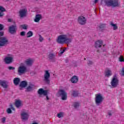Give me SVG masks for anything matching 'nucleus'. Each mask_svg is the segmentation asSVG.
Masks as SVG:
<instances>
[{
  "label": "nucleus",
  "mask_w": 124,
  "mask_h": 124,
  "mask_svg": "<svg viewBox=\"0 0 124 124\" xmlns=\"http://www.w3.org/2000/svg\"><path fill=\"white\" fill-rule=\"evenodd\" d=\"M71 39L68 38L66 34L60 35L57 39V42L59 44H69L71 43Z\"/></svg>",
  "instance_id": "nucleus-1"
},
{
  "label": "nucleus",
  "mask_w": 124,
  "mask_h": 124,
  "mask_svg": "<svg viewBox=\"0 0 124 124\" xmlns=\"http://www.w3.org/2000/svg\"><path fill=\"white\" fill-rule=\"evenodd\" d=\"M4 62L6 64H10L14 62V58L12 54H7L4 59Z\"/></svg>",
  "instance_id": "nucleus-2"
},
{
  "label": "nucleus",
  "mask_w": 124,
  "mask_h": 124,
  "mask_svg": "<svg viewBox=\"0 0 124 124\" xmlns=\"http://www.w3.org/2000/svg\"><path fill=\"white\" fill-rule=\"evenodd\" d=\"M51 75H50V73H49V71L46 70L45 72V74L44 76V81L47 84V85H49L50 84V77Z\"/></svg>",
  "instance_id": "nucleus-3"
},
{
  "label": "nucleus",
  "mask_w": 124,
  "mask_h": 124,
  "mask_svg": "<svg viewBox=\"0 0 124 124\" xmlns=\"http://www.w3.org/2000/svg\"><path fill=\"white\" fill-rule=\"evenodd\" d=\"M111 87L112 88H117L119 84V79L117 78V76L114 75L110 82Z\"/></svg>",
  "instance_id": "nucleus-4"
},
{
  "label": "nucleus",
  "mask_w": 124,
  "mask_h": 124,
  "mask_svg": "<svg viewBox=\"0 0 124 124\" xmlns=\"http://www.w3.org/2000/svg\"><path fill=\"white\" fill-rule=\"evenodd\" d=\"M59 95L61 97L62 100H66L67 99V93L63 90H60L58 92Z\"/></svg>",
  "instance_id": "nucleus-5"
},
{
  "label": "nucleus",
  "mask_w": 124,
  "mask_h": 124,
  "mask_svg": "<svg viewBox=\"0 0 124 124\" xmlns=\"http://www.w3.org/2000/svg\"><path fill=\"white\" fill-rule=\"evenodd\" d=\"M20 116L21 119L23 122H26V121H28L29 117H30L29 113L26 111H22L20 114Z\"/></svg>",
  "instance_id": "nucleus-6"
},
{
  "label": "nucleus",
  "mask_w": 124,
  "mask_h": 124,
  "mask_svg": "<svg viewBox=\"0 0 124 124\" xmlns=\"http://www.w3.org/2000/svg\"><path fill=\"white\" fill-rule=\"evenodd\" d=\"M9 40L7 38L4 37L0 38V47H3L6 46L8 44Z\"/></svg>",
  "instance_id": "nucleus-7"
},
{
  "label": "nucleus",
  "mask_w": 124,
  "mask_h": 124,
  "mask_svg": "<svg viewBox=\"0 0 124 124\" xmlns=\"http://www.w3.org/2000/svg\"><path fill=\"white\" fill-rule=\"evenodd\" d=\"M95 101L96 105H99V104L103 101V97L101 95V94H96Z\"/></svg>",
  "instance_id": "nucleus-8"
},
{
  "label": "nucleus",
  "mask_w": 124,
  "mask_h": 124,
  "mask_svg": "<svg viewBox=\"0 0 124 124\" xmlns=\"http://www.w3.org/2000/svg\"><path fill=\"white\" fill-rule=\"evenodd\" d=\"M16 30H17V25H16V24L12 25L9 28V31L10 33H11L12 34H13L14 33H16Z\"/></svg>",
  "instance_id": "nucleus-9"
},
{
  "label": "nucleus",
  "mask_w": 124,
  "mask_h": 124,
  "mask_svg": "<svg viewBox=\"0 0 124 124\" xmlns=\"http://www.w3.org/2000/svg\"><path fill=\"white\" fill-rule=\"evenodd\" d=\"M28 13V10L27 9H21L19 11V16L20 18H24L27 16V13Z\"/></svg>",
  "instance_id": "nucleus-10"
},
{
  "label": "nucleus",
  "mask_w": 124,
  "mask_h": 124,
  "mask_svg": "<svg viewBox=\"0 0 124 124\" xmlns=\"http://www.w3.org/2000/svg\"><path fill=\"white\" fill-rule=\"evenodd\" d=\"M78 22L80 25H85L87 22L86 17L81 16L78 17Z\"/></svg>",
  "instance_id": "nucleus-11"
},
{
  "label": "nucleus",
  "mask_w": 124,
  "mask_h": 124,
  "mask_svg": "<svg viewBox=\"0 0 124 124\" xmlns=\"http://www.w3.org/2000/svg\"><path fill=\"white\" fill-rule=\"evenodd\" d=\"M27 71V68L25 66H20L18 67V72L19 74H24Z\"/></svg>",
  "instance_id": "nucleus-12"
},
{
  "label": "nucleus",
  "mask_w": 124,
  "mask_h": 124,
  "mask_svg": "<svg viewBox=\"0 0 124 124\" xmlns=\"http://www.w3.org/2000/svg\"><path fill=\"white\" fill-rule=\"evenodd\" d=\"M38 93L40 95L42 94H43V95H47V94H48V91L47 90H44L42 88H40L38 91Z\"/></svg>",
  "instance_id": "nucleus-13"
},
{
  "label": "nucleus",
  "mask_w": 124,
  "mask_h": 124,
  "mask_svg": "<svg viewBox=\"0 0 124 124\" xmlns=\"http://www.w3.org/2000/svg\"><path fill=\"white\" fill-rule=\"evenodd\" d=\"M103 44V41L101 40H97L95 42V48H100L102 46Z\"/></svg>",
  "instance_id": "nucleus-14"
},
{
  "label": "nucleus",
  "mask_w": 124,
  "mask_h": 124,
  "mask_svg": "<svg viewBox=\"0 0 124 124\" xmlns=\"http://www.w3.org/2000/svg\"><path fill=\"white\" fill-rule=\"evenodd\" d=\"M27 86H28V82L25 80L22 81L19 85V87L20 88V90L22 91V90H23V88H26Z\"/></svg>",
  "instance_id": "nucleus-15"
},
{
  "label": "nucleus",
  "mask_w": 124,
  "mask_h": 124,
  "mask_svg": "<svg viewBox=\"0 0 124 124\" xmlns=\"http://www.w3.org/2000/svg\"><path fill=\"white\" fill-rule=\"evenodd\" d=\"M70 81L73 84H76L79 81V79L77 76H74L71 78Z\"/></svg>",
  "instance_id": "nucleus-16"
},
{
  "label": "nucleus",
  "mask_w": 124,
  "mask_h": 124,
  "mask_svg": "<svg viewBox=\"0 0 124 124\" xmlns=\"http://www.w3.org/2000/svg\"><path fill=\"white\" fill-rule=\"evenodd\" d=\"M15 104L16 108H20V107H22V106H23L21 100H16Z\"/></svg>",
  "instance_id": "nucleus-17"
},
{
  "label": "nucleus",
  "mask_w": 124,
  "mask_h": 124,
  "mask_svg": "<svg viewBox=\"0 0 124 124\" xmlns=\"http://www.w3.org/2000/svg\"><path fill=\"white\" fill-rule=\"evenodd\" d=\"M42 18V15H39V14L36 15L35 16V17L34 21L35 23H38V22L40 21V19Z\"/></svg>",
  "instance_id": "nucleus-18"
},
{
  "label": "nucleus",
  "mask_w": 124,
  "mask_h": 124,
  "mask_svg": "<svg viewBox=\"0 0 124 124\" xmlns=\"http://www.w3.org/2000/svg\"><path fill=\"white\" fill-rule=\"evenodd\" d=\"M33 88H34V85L32 84H30L29 86L26 88V92H31V91L33 90Z\"/></svg>",
  "instance_id": "nucleus-19"
},
{
  "label": "nucleus",
  "mask_w": 124,
  "mask_h": 124,
  "mask_svg": "<svg viewBox=\"0 0 124 124\" xmlns=\"http://www.w3.org/2000/svg\"><path fill=\"white\" fill-rule=\"evenodd\" d=\"M0 85L4 89H7L8 86L5 80H0Z\"/></svg>",
  "instance_id": "nucleus-20"
},
{
  "label": "nucleus",
  "mask_w": 124,
  "mask_h": 124,
  "mask_svg": "<svg viewBox=\"0 0 124 124\" xmlns=\"http://www.w3.org/2000/svg\"><path fill=\"white\" fill-rule=\"evenodd\" d=\"M56 57V55H55V54L49 53L48 54V59L52 61V62H55V58Z\"/></svg>",
  "instance_id": "nucleus-21"
},
{
  "label": "nucleus",
  "mask_w": 124,
  "mask_h": 124,
  "mask_svg": "<svg viewBox=\"0 0 124 124\" xmlns=\"http://www.w3.org/2000/svg\"><path fill=\"white\" fill-rule=\"evenodd\" d=\"M25 63H26L27 65L31 66V65H32V63H33V60L31 58H29L25 61Z\"/></svg>",
  "instance_id": "nucleus-22"
},
{
  "label": "nucleus",
  "mask_w": 124,
  "mask_h": 124,
  "mask_svg": "<svg viewBox=\"0 0 124 124\" xmlns=\"http://www.w3.org/2000/svg\"><path fill=\"white\" fill-rule=\"evenodd\" d=\"M105 75L106 77H110L112 75V71L110 70H107L105 72Z\"/></svg>",
  "instance_id": "nucleus-23"
},
{
  "label": "nucleus",
  "mask_w": 124,
  "mask_h": 124,
  "mask_svg": "<svg viewBox=\"0 0 124 124\" xmlns=\"http://www.w3.org/2000/svg\"><path fill=\"white\" fill-rule=\"evenodd\" d=\"M20 79L19 78H16L14 79V84L16 86L19 85V83H20Z\"/></svg>",
  "instance_id": "nucleus-24"
},
{
  "label": "nucleus",
  "mask_w": 124,
  "mask_h": 124,
  "mask_svg": "<svg viewBox=\"0 0 124 124\" xmlns=\"http://www.w3.org/2000/svg\"><path fill=\"white\" fill-rule=\"evenodd\" d=\"M71 95L73 97H77V96H79V93H78V91L73 90L72 92V94Z\"/></svg>",
  "instance_id": "nucleus-25"
},
{
  "label": "nucleus",
  "mask_w": 124,
  "mask_h": 124,
  "mask_svg": "<svg viewBox=\"0 0 124 124\" xmlns=\"http://www.w3.org/2000/svg\"><path fill=\"white\" fill-rule=\"evenodd\" d=\"M119 1L118 0H112V6L113 7H116V6H119Z\"/></svg>",
  "instance_id": "nucleus-26"
},
{
  "label": "nucleus",
  "mask_w": 124,
  "mask_h": 124,
  "mask_svg": "<svg viewBox=\"0 0 124 124\" xmlns=\"http://www.w3.org/2000/svg\"><path fill=\"white\" fill-rule=\"evenodd\" d=\"M110 25L111 27H113V31H116L118 30V26H117L116 24H113V22H110Z\"/></svg>",
  "instance_id": "nucleus-27"
},
{
  "label": "nucleus",
  "mask_w": 124,
  "mask_h": 124,
  "mask_svg": "<svg viewBox=\"0 0 124 124\" xmlns=\"http://www.w3.org/2000/svg\"><path fill=\"white\" fill-rule=\"evenodd\" d=\"M107 6H112L113 0L105 1Z\"/></svg>",
  "instance_id": "nucleus-28"
},
{
  "label": "nucleus",
  "mask_w": 124,
  "mask_h": 124,
  "mask_svg": "<svg viewBox=\"0 0 124 124\" xmlns=\"http://www.w3.org/2000/svg\"><path fill=\"white\" fill-rule=\"evenodd\" d=\"M33 35V33H32V31H29L27 32V37H31V36Z\"/></svg>",
  "instance_id": "nucleus-29"
},
{
  "label": "nucleus",
  "mask_w": 124,
  "mask_h": 124,
  "mask_svg": "<svg viewBox=\"0 0 124 124\" xmlns=\"http://www.w3.org/2000/svg\"><path fill=\"white\" fill-rule=\"evenodd\" d=\"M20 27L23 29V30H28V25L26 24L21 25Z\"/></svg>",
  "instance_id": "nucleus-30"
},
{
  "label": "nucleus",
  "mask_w": 124,
  "mask_h": 124,
  "mask_svg": "<svg viewBox=\"0 0 124 124\" xmlns=\"http://www.w3.org/2000/svg\"><path fill=\"white\" fill-rule=\"evenodd\" d=\"M73 105L75 108H78L79 106H80V104L78 102H76V103H74Z\"/></svg>",
  "instance_id": "nucleus-31"
},
{
  "label": "nucleus",
  "mask_w": 124,
  "mask_h": 124,
  "mask_svg": "<svg viewBox=\"0 0 124 124\" xmlns=\"http://www.w3.org/2000/svg\"><path fill=\"white\" fill-rule=\"evenodd\" d=\"M6 10L2 6H0V12H5Z\"/></svg>",
  "instance_id": "nucleus-32"
},
{
  "label": "nucleus",
  "mask_w": 124,
  "mask_h": 124,
  "mask_svg": "<svg viewBox=\"0 0 124 124\" xmlns=\"http://www.w3.org/2000/svg\"><path fill=\"white\" fill-rule=\"evenodd\" d=\"M100 29L101 31H103V28H105V24H101L99 26Z\"/></svg>",
  "instance_id": "nucleus-33"
},
{
  "label": "nucleus",
  "mask_w": 124,
  "mask_h": 124,
  "mask_svg": "<svg viewBox=\"0 0 124 124\" xmlns=\"http://www.w3.org/2000/svg\"><path fill=\"white\" fill-rule=\"evenodd\" d=\"M39 41H40V42H42V41H43V40H44V38H43V37H42V36H41V35H39Z\"/></svg>",
  "instance_id": "nucleus-34"
},
{
  "label": "nucleus",
  "mask_w": 124,
  "mask_h": 124,
  "mask_svg": "<svg viewBox=\"0 0 124 124\" xmlns=\"http://www.w3.org/2000/svg\"><path fill=\"white\" fill-rule=\"evenodd\" d=\"M119 62H124V58L123 56H120V57H119Z\"/></svg>",
  "instance_id": "nucleus-35"
},
{
  "label": "nucleus",
  "mask_w": 124,
  "mask_h": 124,
  "mask_svg": "<svg viewBox=\"0 0 124 124\" xmlns=\"http://www.w3.org/2000/svg\"><path fill=\"white\" fill-rule=\"evenodd\" d=\"M7 111V113L8 114H11V113H12V110H11V108H7V109L6 110Z\"/></svg>",
  "instance_id": "nucleus-36"
},
{
  "label": "nucleus",
  "mask_w": 124,
  "mask_h": 124,
  "mask_svg": "<svg viewBox=\"0 0 124 124\" xmlns=\"http://www.w3.org/2000/svg\"><path fill=\"white\" fill-rule=\"evenodd\" d=\"M57 117H58L59 118L62 117H63L62 113V112H60V113H58L57 114Z\"/></svg>",
  "instance_id": "nucleus-37"
},
{
  "label": "nucleus",
  "mask_w": 124,
  "mask_h": 124,
  "mask_svg": "<svg viewBox=\"0 0 124 124\" xmlns=\"http://www.w3.org/2000/svg\"><path fill=\"white\" fill-rule=\"evenodd\" d=\"M65 50H66V48L61 49L60 50V54H63L64 53V52H65Z\"/></svg>",
  "instance_id": "nucleus-38"
},
{
  "label": "nucleus",
  "mask_w": 124,
  "mask_h": 124,
  "mask_svg": "<svg viewBox=\"0 0 124 124\" xmlns=\"http://www.w3.org/2000/svg\"><path fill=\"white\" fill-rule=\"evenodd\" d=\"M5 121H6V118L5 117L1 118V122L2 124H4V123H5Z\"/></svg>",
  "instance_id": "nucleus-39"
},
{
  "label": "nucleus",
  "mask_w": 124,
  "mask_h": 124,
  "mask_svg": "<svg viewBox=\"0 0 124 124\" xmlns=\"http://www.w3.org/2000/svg\"><path fill=\"white\" fill-rule=\"evenodd\" d=\"M26 34V32L23 31L20 32V35L21 36H25V35Z\"/></svg>",
  "instance_id": "nucleus-40"
},
{
  "label": "nucleus",
  "mask_w": 124,
  "mask_h": 124,
  "mask_svg": "<svg viewBox=\"0 0 124 124\" xmlns=\"http://www.w3.org/2000/svg\"><path fill=\"white\" fill-rule=\"evenodd\" d=\"M3 25L0 24V31H3Z\"/></svg>",
  "instance_id": "nucleus-41"
},
{
  "label": "nucleus",
  "mask_w": 124,
  "mask_h": 124,
  "mask_svg": "<svg viewBox=\"0 0 124 124\" xmlns=\"http://www.w3.org/2000/svg\"><path fill=\"white\" fill-rule=\"evenodd\" d=\"M8 69H9V70H14V69H15V67L13 66H9L8 67Z\"/></svg>",
  "instance_id": "nucleus-42"
},
{
  "label": "nucleus",
  "mask_w": 124,
  "mask_h": 124,
  "mask_svg": "<svg viewBox=\"0 0 124 124\" xmlns=\"http://www.w3.org/2000/svg\"><path fill=\"white\" fill-rule=\"evenodd\" d=\"M113 114V113L112 112V111H109L108 112V115L109 116L111 117V116H112V114Z\"/></svg>",
  "instance_id": "nucleus-43"
},
{
  "label": "nucleus",
  "mask_w": 124,
  "mask_h": 124,
  "mask_svg": "<svg viewBox=\"0 0 124 124\" xmlns=\"http://www.w3.org/2000/svg\"><path fill=\"white\" fill-rule=\"evenodd\" d=\"M87 64H88V65H92V64H93V62L91 61H88L87 62Z\"/></svg>",
  "instance_id": "nucleus-44"
},
{
  "label": "nucleus",
  "mask_w": 124,
  "mask_h": 124,
  "mask_svg": "<svg viewBox=\"0 0 124 124\" xmlns=\"http://www.w3.org/2000/svg\"><path fill=\"white\" fill-rule=\"evenodd\" d=\"M121 75L122 76H124V68H122V70L121 71Z\"/></svg>",
  "instance_id": "nucleus-45"
},
{
  "label": "nucleus",
  "mask_w": 124,
  "mask_h": 124,
  "mask_svg": "<svg viewBox=\"0 0 124 124\" xmlns=\"http://www.w3.org/2000/svg\"><path fill=\"white\" fill-rule=\"evenodd\" d=\"M11 109H12L13 111H15V108H14V107H13V106L12 105H11Z\"/></svg>",
  "instance_id": "nucleus-46"
},
{
  "label": "nucleus",
  "mask_w": 124,
  "mask_h": 124,
  "mask_svg": "<svg viewBox=\"0 0 124 124\" xmlns=\"http://www.w3.org/2000/svg\"><path fill=\"white\" fill-rule=\"evenodd\" d=\"M3 36V32L1 31L0 32V36Z\"/></svg>",
  "instance_id": "nucleus-47"
},
{
  "label": "nucleus",
  "mask_w": 124,
  "mask_h": 124,
  "mask_svg": "<svg viewBox=\"0 0 124 124\" xmlns=\"http://www.w3.org/2000/svg\"><path fill=\"white\" fill-rule=\"evenodd\" d=\"M45 96L46 97V100H49V97H48V94L45 95Z\"/></svg>",
  "instance_id": "nucleus-48"
},
{
  "label": "nucleus",
  "mask_w": 124,
  "mask_h": 124,
  "mask_svg": "<svg viewBox=\"0 0 124 124\" xmlns=\"http://www.w3.org/2000/svg\"><path fill=\"white\" fill-rule=\"evenodd\" d=\"M94 3H97L98 2V0H94Z\"/></svg>",
  "instance_id": "nucleus-49"
},
{
  "label": "nucleus",
  "mask_w": 124,
  "mask_h": 124,
  "mask_svg": "<svg viewBox=\"0 0 124 124\" xmlns=\"http://www.w3.org/2000/svg\"><path fill=\"white\" fill-rule=\"evenodd\" d=\"M3 16V14L0 13V17H2Z\"/></svg>",
  "instance_id": "nucleus-50"
},
{
  "label": "nucleus",
  "mask_w": 124,
  "mask_h": 124,
  "mask_svg": "<svg viewBox=\"0 0 124 124\" xmlns=\"http://www.w3.org/2000/svg\"><path fill=\"white\" fill-rule=\"evenodd\" d=\"M11 21H12V20H11V19H10V18H9V19H8V22H11Z\"/></svg>",
  "instance_id": "nucleus-51"
},
{
  "label": "nucleus",
  "mask_w": 124,
  "mask_h": 124,
  "mask_svg": "<svg viewBox=\"0 0 124 124\" xmlns=\"http://www.w3.org/2000/svg\"><path fill=\"white\" fill-rule=\"evenodd\" d=\"M48 40H49V41H50L51 40V38H49L48 39Z\"/></svg>",
  "instance_id": "nucleus-52"
},
{
  "label": "nucleus",
  "mask_w": 124,
  "mask_h": 124,
  "mask_svg": "<svg viewBox=\"0 0 124 124\" xmlns=\"http://www.w3.org/2000/svg\"><path fill=\"white\" fill-rule=\"evenodd\" d=\"M97 52L98 53H99V51H98V50H97Z\"/></svg>",
  "instance_id": "nucleus-53"
},
{
  "label": "nucleus",
  "mask_w": 124,
  "mask_h": 124,
  "mask_svg": "<svg viewBox=\"0 0 124 124\" xmlns=\"http://www.w3.org/2000/svg\"><path fill=\"white\" fill-rule=\"evenodd\" d=\"M85 61H86V58H84Z\"/></svg>",
  "instance_id": "nucleus-54"
}]
</instances>
